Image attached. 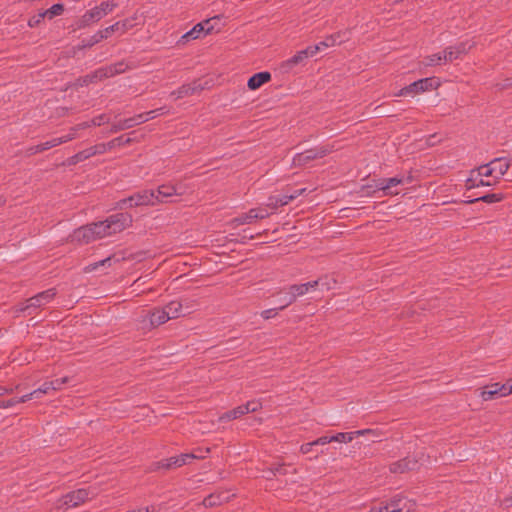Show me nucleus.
Returning <instances> with one entry per match:
<instances>
[{"mask_svg": "<svg viewBox=\"0 0 512 512\" xmlns=\"http://www.w3.org/2000/svg\"><path fill=\"white\" fill-rule=\"evenodd\" d=\"M132 216L126 213L114 214L104 221L94 223L98 239H102L125 230L132 224Z\"/></svg>", "mask_w": 512, "mask_h": 512, "instance_id": "f257e3e1", "label": "nucleus"}, {"mask_svg": "<svg viewBox=\"0 0 512 512\" xmlns=\"http://www.w3.org/2000/svg\"><path fill=\"white\" fill-rule=\"evenodd\" d=\"M430 457L423 451H419L412 456H408L389 464V471L392 474H404L411 471H416L422 466L429 463Z\"/></svg>", "mask_w": 512, "mask_h": 512, "instance_id": "f03ea898", "label": "nucleus"}, {"mask_svg": "<svg viewBox=\"0 0 512 512\" xmlns=\"http://www.w3.org/2000/svg\"><path fill=\"white\" fill-rule=\"evenodd\" d=\"M118 3L114 0L101 2L99 5L87 10L79 20V27H87L93 23L100 21L102 18L110 14Z\"/></svg>", "mask_w": 512, "mask_h": 512, "instance_id": "7ed1b4c3", "label": "nucleus"}, {"mask_svg": "<svg viewBox=\"0 0 512 512\" xmlns=\"http://www.w3.org/2000/svg\"><path fill=\"white\" fill-rule=\"evenodd\" d=\"M167 315L164 308H155L151 311H142L136 321L141 330L148 331L166 323L169 320Z\"/></svg>", "mask_w": 512, "mask_h": 512, "instance_id": "20e7f679", "label": "nucleus"}, {"mask_svg": "<svg viewBox=\"0 0 512 512\" xmlns=\"http://www.w3.org/2000/svg\"><path fill=\"white\" fill-rule=\"evenodd\" d=\"M440 86V82L434 78H424L411 83L410 85L402 88L395 94L396 97H415L416 95L435 90Z\"/></svg>", "mask_w": 512, "mask_h": 512, "instance_id": "39448f33", "label": "nucleus"}, {"mask_svg": "<svg viewBox=\"0 0 512 512\" xmlns=\"http://www.w3.org/2000/svg\"><path fill=\"white\" fill-rule=\"evenodd\" d=\"M417 504L402 493H397L386 502V512H415Z\"/></svg>", "mask_w": 512, "mask_h": 512, "instance_id": "423d86ee", "label": "nucleus"}, {"mask_svg": "<svg viewBox=\"0 0 512 512\" xmlns=\"http://www.w3.org/2000/svg\"><path fill=\"white\" fill-rule=\"evenodd\" d=\"M215 20L216 18H212L196 24L190 31L181 36L178 45H185L191 40L202 38L211 33L214 30L212 22Z\"/></svg>", "mask_w": 512, "mask_h": 512, "instance_id": "0eeeda50", "label": "nucleus"}, {"mask_svg": "<svg viewBox=\"0 0 512 512\" xmlns=\"http://www.w3.org/2000/svg\"><path fill=\"white\" fill-rule=\"evenodd\" d=\"M156 200H159V196H156L154 190H145L142 192H138L120 202V208H124L125 206L133 207V206H141V205H155Z\"/></svg>", "mask_w": 512, "mask_h": 512, "instance_id": "6e6552de", "label": "nucleus"}, {"mask_svg": "<svg viewBox=\"0 0 512 512\" xmlns=\"http://www.w3.org/2000/svg\"><path fill=\"white\" fill-rule=\"evenodd\" d=\"M334 150V145H323L314 149L307 150L305 152L297 154L293 158V164L295 166H302L307 164L309 161L322 158Z\"/></svg>", "mask_w": 512, "mask_h": 512, "instance_id": "1a4fd4ad", "label": "nucleus"}, {"mask_svg": "<svg viewBox=\"0 0 512 512\" xmlns=\"http://www.w3.org/2000/svg\"><path fill=\"white\" fill-rule=\"evenodd\" d=\"M318 52L319 47H307L304 50L298 51L294 56L282 62L281 69L288 72L293 67L302 64L309 57L315 56Z\"/></svg>", "mask_w": 512, "mask_h": 512, "instance_id": "9d476101", "label": "nucleus"}, {"mask_svg": "<svg viewBox=\"0 0 512 512\" xmlns=\"http://www.w3.org/2000/svg\"><path fill=\"white\" fill-rule=\"evenodd\" d=\"M474 46V43L460 42L456 45L449 46L443 51L444 63H451L457 59H460L463 55H466Z\"/></svg>", "mask_w": 512, "mask_h": 512, "instance_id": "9b49d317", "label": "nucleus"}, {"mask_svg": "<svg viewBox=\"0 0 512 512\" xmlns=\"http://www.w3.org/2000/svg\"><path fill=\"white\" fill-rule=\"evenodd\" d=\"M89 492L85 489H79L63 496L57 503V508H72L85 502L89 498Z\"/></svg>", "mask_w": 512, "mask_h": 512, "instance_id": "f8f14e48", "label": "nucleus"}, {"mask_svg": "<svg viewBox=\"0 0 512 512\" xmlns=\"http://www.w3.org/2000/svg\"><path fill=\"white\" fill-rule=\"evenodd\" d=\"M55 295H56L55 289H48L46 291H43V292L37 294L36 296L28 299L27 303L25 305H21L19 307V311L24 312L31 308H39V307L45 306L46 304H48L49 302H51L53 300Z\"/></svg>", "mask_w": 512, "mask_h": 512, "instance_id": "ddd939ff", "label": "nucleus"}, {"mask_svg": "<svg viewBox=\"0 0 512 512\" xmlns=\"http://www.w3.org/2000/svg\"><path fill=\"white\" fill-rule=\"evenodd\" d=\"M491 168L494 174V181H485L482 178L480 179L479 183L476 184V186H491L498 182V180L507 173L510 163L503 159V158H496L492 161H490Z\"/></svg>", "mask_w": 512, "mask_h": 512, "instance_id": "4468645a", "label": "nucleus"}, {"mask_svg": "<svg viewBox=\"0 0 512 512\" xmlns=\"http://www.w3.org/2000/svg\"><path fill=\"white\" fill-rule=\"evenodd\" d=\"M94 228L95 226L93 223L76 229L70 236L71 241L79 244H88L92 241L98 240V236H96Z\"/></svg>", "mask_w": 512, "mask_h": 512, "instance_id": "2eb2a0df", "label": "nucleus"}, {"mask_svg": "<svg viewBox=\"0 0 512 512\" xmlns=\"http://www.w3.org/2000/svg\"><path fill=\"white\" fill-rule=\"evenodd\" d=\"M508 396L506 382L504 384L493 383L484 386L480 391V397L483 401H491L497 397Z\"/></svg>", "mask_w": 512, "mask_h": 512, "instance_id": "dca6fc26", "label": "nucleus"}, {"mask_svg": "<svg viewBox=\"0 0 512 512\" xmlns=\"http://www.w3.org/2000/svg\"><path fill=\"white\" fill-rule=\"evenodd\" d=\"M202 457V455H197L194 453H185L180 456L170 457L162 463V466L165 468L181 467L185 464H188L193 459Z\"/></svg>", "mask_w": 512, "mask_h": 512, "instance_id": "f3484780", "label": "nucleus"}, {"mask_svg": "<svg viewBox=\"0 0 512 512\" xmlns=\"http://www.w3.org/2000/svg\"><path fill=\"white\" fill-rule=\"evenodd\" d=\"M303 191H304V189L296 191L293 194H283V195L271 196V197H269L266 206L269 208H272V209H276L279 206L287 205L290 201L295 199Z\"/></svg>", "mask_w": 512, "mask_h": 512, "instance_id": "a211bd4d", "label": "nucleus"}, {"mask_svg": "<svg viewBox=\"0 0 512 512\" xmlns=\"http://www.w3.org/2000/svg\"><path fill=\"white\" fill-rule=\"evenodd\" d=\"M411 176L392 177L386 180V195L387 194H399V190H395L396 186H407L411 183Z\"/></svg>", "mask_w": 512, "mask_h": 512, "instance_id": "6ab92c4d", "label": "nucleus"}, {"mask_svg": "<svg viewBox=\"0 0 512 512\" xmlns=\"http://www.w3.org/2000/svg\"><path fill=\"white\" fill-rule=\"evenodd\" d=\"M70 139H72V137H58V138H53L49 141H46L44 143H41V144H38L34 147H31L28 151L30 154H36V153H39V152H43L45 150H48L50 148H53L55 146H58L64 142H67L69 141Z\"/></svg>", "mask_w": 512, "mask_h": 512, "instance_id": "aec40b11", "label": "nucleus"}, {"mask_svg": "<svg viewBox=\"0 0 512 512\" xmlns=\"http://www.w3.org/2000/svg\"><path fill=\"white\" fill-rule=\"evenodd\" d=\"M231 498V495L228 492H217L210 494L203 500V505L207 508H211L217 505H221L225 502H228Z\"/></svg>", "mask_w": 512, "mask_h": 512, "instance_id": "412c9836", "label": "nucleus"}, {"mask_svg": "<svg viewBox=\"0 0 512 512\" xmlns=\"http://www.w3.org/2000/svg\"><path fill=\"white\" fill-rule=\"evenodd\" d=\"M371 430H358L354 432H340L332 436V442L337 443H349L355 439V437L370 433Z\"/></svg>", "mask_w": 512, "mask_h": 512, "instance_id": "4be33fe9", "label": "nucleus"}, {"mask_svg": "<svg viewBox=\"0 0 512 512\" xmlns=\"http://www.w3.org/2000/svg\"><path fill=\"white\" fill-rule=\"evenodd\" d=\"M270 79L271 75L269 72H259L249 78L247 85L249 89L256 90L263 84L267 83Z\"/></svg>", "mask_w": 512, "mask_h": 512, "instance_id": "5701e85b", "label": "nucleus"}, {"mask_svg": "<svg viewBox=\"0 0 512 512\" xmlns=\"http://www.w3.org/2000/svg\"><path fill=\"white\" fill-rule=\"evenodd\" d=\"M307 293H308L307 285H305V284H298V285L290 286L289 287L290 299H288L287 302L280 307V309L286 308L288 305L293 303L298 297L303 296Z\"/></svg>", "mask_w": 512, "mask_h": 512, "instance_id": "b1692460", "label": "nucleus"}, {"mask_svg": "<svg viewBox=\"0 0 512 512\" xmlns=\"http://www.w3.org/2000/svg\"><path fill=\"white\" fill-rule=\"evenodd\" d=\"M129 141H130V138L118 137V138L113 139L112 141H110L107 144L102 143V144H98V145H95L92 147L95 150V155H97V154H103L107 150H109L115 146H120L124 143H128Z\"/></svg>", "mask_w": 512, "mask_h": 512, "instance_id": "393cba45", "label": "nucleus"}, {"mask_svg": "<svg viewBox=\"0 0 512 512\" xmlns=\"http://www.w3.org/2000/svg\"><path fill=\"white\" fill-rule=\"evenodd\" d=\"M155 193L156 196H159V200H156V204L160 202H165L168 198L176 196L173 183L160 185L155 191Z\"/></svg>", "mask_w": 512, "mask_h": 512, "instance_id": "a878e982", "label": "nucleus"}, {"mask_svg": "<svg viewBox=\"0 0 512 512\" xmlns=\"http://www.w3.org/2000/svg\"><path fill=\"white\" fill-rule=\"evenodd\" d=\"M257 220V214L251 210L231 220L230 225L236 228L240 225L251 224Z\"/></svg>", "mask_w": 512, "mask_h": 512, "instance_id": "bb28decb", "label": "nucleus"}, {"mask_svg": "<svg viewBox=\"0 0 512 512\" xmlns=\"http://www.w3.org/2000/svg\"><path fill=\"white\" fill-rule=\"evenodd\" d=\"M201 89H202L201 85L194 82L192 84L183 85L177 91L173 92L171 95L174 96L175 99H179V98L191 95Z\"/></svg>", "mask_w": 512, "mask_h": 512, "instance_id": "cd10ccee", "label": "nucleus"}, {"mask_svg": "<svg viewBox=\"0 0 512 512\" xmlns=\"http://www.w3.org/2000/svg\"><path fill=\"white\" fill-rule=\"evenodd\" d=\"M166 314H168L169 320L180 317L183 310V304L178 301H171L165 307H163Z\"/></svg>", "mask_w": 512, "mask_h": 512, "instance_id": "c85d7f7f", "label": "nucleus"}, {"mask_svg": "<svg viewBox=\"0 0 512 512\" xmlns=\"http://www.w3.org/2000/svg\"><path fill=\"white\" fill-rule=\"evenodd\" d=\"M247 414L246 413V410H245V406L244 405H241V406H238L236 407L235 409L229 411V412H226L224 413L221 417H220V420L221 421H229V420H233V419H237L243 415Z\"/></svg>", "mask_w": 512, "mask_h": 512, "instance_id": "c756f323", "label": "nucleus"}, {"mask_svg": "<svg viewBox=\"0 0 512 512\" xmlns=\"http://www.w3.org/2000/svg\"><path fill=\"white\" fill-rule=\"evenodd\" d=\"M117 26L115 23L109 27H106L105 29L103 30H100L98 31L94 36H93V43H97L99 42L100 40L102 39H106L108 38L109 36H111L113 33L115 32H119L118 29H117Z\"/></svg>", "mask_w": 512, "mask_h": 512, "instance_id": "7c9ffc66", "label": "nucleus"}, {"mask_svg": "<svg viewBox=\"0 0 512 512\" xmlns=\"http://www.w3.org/2000/svg\"><path fill=\"white\" fill-rule=\"evenodd\" d=\"M125 69H126V66L123 63H119L114 67H110V68L106 69L105 71H102V70L98 71L96 73L95 77L102 78V77L113 76L115 74L124 72Z\"/></svg>", "mask_w": 512, "mask_h": 512, "instance_id": "2f4dec72", "label": "nucleus"}, {"mask_svg": "<svg viewBox=\"0 0 512 512\" xmlns=\"http://www.w3.org/2000/svg\"><path fill=\"white\" fill-rule=\"evenodd\" d=\"M422 64L425 67L445 64L444 59H443V52L432 54V55L425 57Z\"/></svg>", "mask_w": 512, "mask_h": 512, "instance_id": "473e14b6", "label": "nucleus"}, {"mask_svg": "<svg viewBox=\"0 0 512 512\" xmlns=\"http://www.w3.org/2000/svg\"><path fill=\"white\" fill-rule=\"evenodd\" d=\"M138 19L137 15L132 16L131 18L125 19L123 21H118L115 24L118 25L117 29L121 33H125L129 29H131L135 25V21Z\"/></svg>", "mask_w": 512, "mask_h": 512, "instance_id": "72a5a7b5", "label": "nucleus"}, {"mask_svg": "<svg viewBox=\"0 0 512 512\" xmlns=\"http://www.w3.org/2000/svg\"><path fill=\"white\" fill-rule=\"evenodd\" d=\"M173 187L175 189L176 196H183V195H186V194L192 192V187L184 181H179L177 183H173Z\"/></svg>", "mask_w": 512, "mask_h": 512, "instance_id": "f704fd0d", "label": "nucleus"}, {"mask_svg": "<svg viewBox=\"0 0 512 512\" xmlns=\"http://www.w3.org/2000/svg\"><path fill=\"white\" fill-rule=\"evenodd\" d=\"M137 125V121L135 118L131 117L122 121H119L117 124L113 126V131L117 132L120 130H125Z\"/></svg>", "mask_w": 512, "mask_h": 512, "instance_id": "c9c22d12", "label": "nucleus"}, {"mask_svg": "<svg viewBox=\"0 0 512 512\" xmlns=\"http://www.w3.org/2000/svg\"><path fill=\"white\" fill-rule=\"evenodd\" d=\"M64 8L62 4H55L50 9L39 14V17L47 16L49 19H52L54 16H58L63 12Z\"/></svg>", "mask_w": 512, "mask_h": 512, "instance_id": "e433bc0d", "label": "nucleus"}, {"mask_svg": "<svg viewBox=\"0 0 512 512\" xmlns=\"http://www.w3.org/2000/svg\"><path fill=\"white\" fill-rule=\"evenodd\" d=\"M340 43H341V41H337L335 35H330V36L326 37L325 40H323L322 42H320L316 45H313L312 47H319V52H320L324 48L332 47V46L338 45Z\"/></svg>", "mask_w": 512, "mask_h": 512, "instance_id": "4c0bfd02", "label": "nucleus"}, {"mask_svg": "<svg viewBox=\"0 0 512 512\" xmlns=\"http://www.w3.org/2000/svg\"><path fill=\"white\" fill-rule=\"evenodd\" d=\"M114 260V257H107L101 261H98V262H95L93 264H90L88 265L86 268H85V271L86 272H91V271H94L96 269H98L99 267H102V266H111V263L112 261Z\"/></svg>", "mask_w": 512, "mask_h": 512, "instance_id": "58836bf2", "label": "nucleus"}, {"mask_svg": "<svg viewBox=\"0 0 512 512\" xmlns=\"http://www.w3.org/2000/svg\"><path fill=\"white\" fill-rule=\"evenodd\" d=\"M318 281H319V286L321 287L322 290L328 291V290L334 289L336 286V280L334 278H331L328 276L322 277V278L318 279Z\"/></svg>", "mask_w": 512, "mask_h": 512, "instance_id": "ea45409f", "label": "nucleus"}, {"mask_svg": "<svg viewBox=\"0 0 512 512\" xmlns=\"http://www.w3.org/2000/svg\"><path fill=\"white\" fill-rule=\"evenodd\" d=\"M477 176L479 177H492L494 178V174L491 168L490 162L488 164L482 165L476 169Z\"/></svg>", "mask_w": 512, "mask_h": 512, "instance_id": "a19ab883", "label": "nucleus"}, {"mask_svg": "<svg viewBox=\"0 0 512 512\" xmlns=\"http://www.w3.org/2000/svg\"><path fill=\"white\" fill-rule=\"evenodd\" d=\"M502 199H503L502 194H487L480 198L475 199V201H483L485 203H495V202H500ZM472 202H474V200Z\"/></svg>", "mask_w": 512, "mask_h": 512, "instance_id": "79ce46f5", "label": "nucleus"}, {"mask_svg": "<svg viewBox=\"0 0 512 512\" xmlns=\"http://www.w3.org/2000/svg\"><path fill=\"white\" fill-rule=\"evenodd\" d=\"M94 155H95V150L93 149V147H89V148L77 153L74 156L75 162L83 161V160L88 159Z\"/></svg>", "mask_w": 512, "mask_h": 512, "instance_id": "37998d69", "label": "nucleus"}, {"mask_svg": "<svg viewBox=\"0 0 512 512\" xmlns=\"http://www.w3.org/2000/svg\"><path fill=\"white\" fill-rule=\"evenodd\" d=\"M246 413L256 412L262 407L260 400H252L244 404Z\"/></svg>", "mask_w": 512, "mask_h": 512, "instance_id": "c03bdc74", "label": "nucleus"}, {"mask_svg": "<svg viewBox=\"0 0 512 512\" xmlns=\"http://www.w3.org/2000/svg\"><path fill=\"white\" fill-rule=\"evenodd\" d=\"M156 112H157V110H152V111H149L146 113L138 114L134 118L136 119L137 124H140V123L148 121L149 119H152L154 117V115L156 114Z\"/></svg>", "mask_w": 512, "mask_h": 512, "instance_id": "a18cd8bd", "label": "nucleus"}, {"mask_svg": "<svg viewBox=\"0 0 512 512\" xmlns=\"http://www.w3.org/2000/svg\"><path fill=\"white\" fill-rule=\"evenodd\" d=\"M23 402L24 401L21 400V397L20 398H13V399H10L8 401L0 402V408H9V407L14 406L15 404L23 403Z\"/></svg>", "mask_w": 512, "mask_h": 512, "instance_id": "49530a36", "label": "nucleus"}, {"mask_svg": "<svg viewBox=\"0 0 512 512\" xmlns=\"http://www.w3.org/2000/svg\"><path fill=\"white\" fill-rule=\"evenodd\" d=\"M279 310H281L280 307L278 309L273 308V309L264 310L261 312V316L264 319H270V318L275 317L278 314Z\"/></svg>", "mask_w": 512, "mask_h": 512, "instance_id": "de8ad7c7", "label": "nucleus"}, {"mask_svg": "<svg viewBox=\"0 0 512 512\" xmlns=\"http://www.w3.org/2000/svg\"><path fill=\"white\" fill-rule=\"evenodd\" d=\"M69 381L68 377H63L61 379H56L51 381L54 386V391L60 390L64 384H66Z\"/></svg>", "mask_w": 512, "mask_h": 512, "instance_id": "09e8293b", "label": "nucleus"}, {"mask_svg": "<svg viewBox=\"0 0 512 512\" xmlns=\"http://www.w3.org/2000/svg\"><path fill=\"white\" fill-rule=\"evenodd\" d=\"M50 391H54V386L51 381L43 383V385L37 389V392H43L45 394L50 393Z\"/></svg>", "mask_w": 512, "mask_h": 512, "instance_id": "8fccbe9b", "label": "nucleus"}, {"mask_svg": "<svg viewBox=\"0 0 512 512\" xmlns=\"http://www.w3.org/2000/svg\"><path fill=\"white\" fill-rule=\"evenodd\" d=\"M45 393L43 392H37V389L34 390L33 392L29 393V394H26L24 396L21 397V400L26 402L28 400H31L33 398H39L41 397L42 395H44Z\"/></svg>", "mask_w": 512, "mask_h": 512, "instance_id": "3c124183", "label": "nucleus"}, {"mask_svg": "<svg viewBox=\"0 0 512 512\" xmlns=\"http://www.w3.org/2000/svg\"><path fill=\"white\" fill-rule=\"evenodd\" d=\"M252 211L257 214V220L264 219L269 216L268 211L264 208H254V209H252Z\"/></svg>", "mask_w": 512, "mask_h": 512, "instance_id": "603ef678", "label": "nucleus"}, {"mask_svg": "<svg viewBox=\"0 0 512 512\" xmlns=\"http://www.w3.org/2000/svg\"><path fill=\"white\" fill-rule=\"evenodd\" d=\"M332 442V436H322L318 439H316L315 441H313V444L315 445H326L328 443H331Z\"/></svg>", "mask_w": 512, "mask_h": 512, "instance_id": "864d4df0", "label": "nucleus"}, {"mask_svg": "<svg viewBox=\"0 0 512 512\" xmlns=\"http://www.w3.org/2000/svg\"><path fill=\"white\" fill-rule=\"evenodd\" d=\"M104 122H106L105 115H100V116H97V117L92 119L91 125H93V126H100Z\"/></svg>", "mask_w": 512, "mask_h": 512, "instance_id": "5fc2aeb1", "label": "nucleus"}, {"mask_svg": "<svg viewBox=\"0 0 512 512\" xmlns=\"http://www.w3.org/2000/svg\"><path fill=\"white\" fill-rule=\"evenodd\" d=\"M313 446H315V444H313V442L305 443V444L301 445L300 451L303 454H308L311 452Z\"/></svg>", "mask_w": 512, "mask_h": 512, "instance_id": "6e6d98bb", "label": "nucleus"}, {"mask_svg": "<svg viewBox=\"0 0 512 512\" xmlns=\"http://www.w3.org/2000/svg\"><path fill=\"white\" fill-rule=\"evenodd\" d=\"M305 285H307V291H311V290H314L316 289V287L319 286V281L318 280H315V281H310V282H307V283H304Z\"/></svg>", "mask_w": 512, "mask_h": 512, "instance_id": "4d7b16f0", "label": "nucleus"}, {"mask_svg": "<svg viewBox=\"0 0 512 512\" xmlns=\"http://www.w3.org/2000/svg\"><path fill=\"white\" fill-rule=\"evenodd\" d=\"M42 18L43 17H39V14H38L36 17H33L32 19L29 20V25L31 27L37 25L41 21Z\"/></svg>", "mask_w": 512, "mask_h": 512, "instance_id": "13d9d810", "label": "nucleus"}, {"mask_svg": "<svg viewBox=\"0 0 512 512\" xmlns=\"http://www.w3.org/2000/svg\"><path fill=\"white\" fill-rule=\"evenodd\" d=\"M334 35L336 36V40L341 41V43L346 40V37H345L346 32H338V33H335Z\"/></svg>", "mask_w": 512, "mask_h": 512, "instance_id": "bf43d9fd", "label": "nucleus"}, {"mask_svg": "<svg viewBox=\"0 0 512 512\" xmlns=\"http://www.w3.org/2000/svg\"><path fill=\"white\" fill-rule=\"evenodd\" d=\"M503 504L506 506V507H512V495L511 496H508L504 499L503 501Z\"/></svg>", "mask_w": 512, "mask_h": 512, "instance_id": "052dcab7", "label": "nucleus"}, {"mask_svg": "<svg viewBox=\"0 0 512 512\" xmlns=\"http://www.w3.org/2000/svg\"><path fill=\"white\" fill-rule=\"evenodd\" d=\"M508 395L512 394V378L506 381Z\"/></svg>", "mask_w": 512, "mask_h": 512, "instance_id": "680f3d73", "label": "nucleus"}, {"mask_svg": "<svg viewBox=\"0 0 512 512\" xmlns=\"http://www.w3.org/2000/svg\"><path fill=\"white\" fill-rule=\"evenodd\" d=\"M11 392H12V389L0 387V396L4 395V394H7V393H11Z\"/></svg>", "mask_w": 512, "mask_h": 512, "instance_id": "e2e57ef3", "label": "nucleus"}, {"mask_svg": "<svg viewBox=\"0 0 512 512\" xmlns=\"http://www.w3.org/2000/svg\"><path fill=\"white\" fill-rule=\"evenodd\" d=\"M282 468L279 466V467H276L275 469H271L270 472L272 474H275L276 472H279Z\"/></svg>", "mask_w": 512, "mask_h": 512, "instance_id": "0e129e2a", "label": "nucleus"}, {"mask_svg": "<svg viewBox=\"0 0 512 512\" xmlns=\"http://www.w3.org/2000/svg\"><path fill=\"white\" fill-rule=\"evenodd\" d=\"M288 299H290L289 290L287 291V295L284 298V304L287 302Z\"/></svg>", "mask_w": 512, "mask_h": 512, "instance_id": "69168bd1", "label": "nucleus"}, {"mask_svg": "<svg viewBox=\"0 0 512 512\" xmlns=\"http://www.w3.org/2000/svg\"><path fill=\"white\" fill-rule=\"evenodd\" d=\"M4 204V200L0 198V207Z\"/></svg>", "mask_w": 512, "mask_h": 512, "instance_id": "338daca9", "label": "nucleus"}, {"mask_svg": "<svg viewBox=\"0 0 512 512\" xmlns=\"http://www.w3.org/2000/svg\"><path fill=\"white\" fill-rule=\"evenodd\" d=\"M403 0H394L395 3L402 2Z\"/></svg>", "mask_w": 512, "mask_h": 512, "instance_id": "774afa93", "label": "nucleus"}]
</instances>
